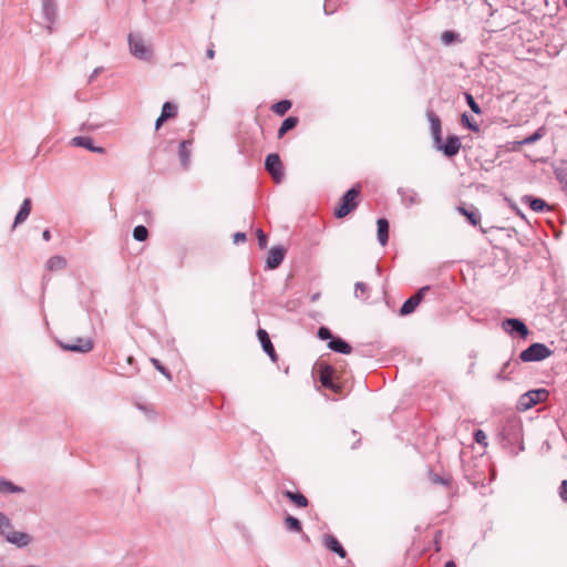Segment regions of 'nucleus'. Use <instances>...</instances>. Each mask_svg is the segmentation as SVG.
<instances>
[{"mask_svg":"<svg viewBox=\"0 0 567 567\" xmlns=\"http://www.w3.org/2000/svg\"><path fill=\"white\" fill-rule=\"evenodd\" d=\"M42 238L45 240V241H49L51 239V233L49 229H45L43 233H42Z\"/></svg>","mask_w":567,"mask_h":567,"instance_id":"5fc2aeb1","label":"nucleus"},{"mask_svg":"<svg viewBox=\"0 0 567 567\" xmlns=\"http://www.w3.org/2000/svg\"><path fill=\"white\" fill-rule=\"evenodd\" d=\"M462 123L473 132L480 131L478 124L473 118H470V116L466 113L462 115Z\"/></svg>","mask_w":567,"mask_h":567,"instance_id":"58836bf2","label":"nucleus"},{"mask_svg":"<svg viewBox=\"0 0 567 567\" xmlns=\"http://www.w3.org/2000/svg\"><path fill=\"white\" fill-rule=\"evenodd\" d=\"M354 296L359 299H367L369 297V287L361 281H358L354 286Z\"/></svg>","mask_w":567,"mask_h":567,"instance_id":"c9c22d12","label":"nucleus"},{"mask_svg":"<svg viewBox=\"0 0 567 567\" xmlns=\"http://www.w3.org/2000/svg\"><path fill=\"white\" fill-rule=\"evenodd\" d=\"M71 145L78 146V147H84L89 150L90 152L103 154L105 150L101 146H95L93 144V141L89 136H75L71 140Z\"/></svg>","mask_w":567,"mask_h":567,"instance_id":"4468645a","label":"nucleus"},{"mask_svg":"<svg viewBox=\"0 0 567 567\" xmlns=\"http://www.w3.org/2000/svg\"><path fill=\"white\" fill-rule=\"evenodd\" d=\"M265 167L274 178L276 183H280L284 177L282 163L278 154L271 153L267 155L265 161Z\"/></svg>","mask_w":567,"mask_h":567,"instance_id":"423d86ee","label":"nucleus"},{"mask_svg":"<svg viewBox=\"0 0 567 567\" xmlns=\"http://www.w3.org/2000/svg\"><path fill=\"white\" fill-rule=\"evenodd\" d=\"M430 290L429 286H424L420 288L416 293H414L412 297L406 299L402 307L400 308V316L405 317L411 315L416 307L421 303L423 300L425 293Z\"/></svg>","mask_w":567,"mask_h":567,"instance_id":"0eeeda50","label":"nucleus"},{"mask_svg":"<svg viewBox=\"0 0 567 567\" xmlns=\"http://www.w3.org/2000/svg\"><path fill=\"white\" fill-rule=\"evenodd\" d=\"M161 114L166 118H173L177 114V106L174 103L165 102L162 107Z\"/></svg>","mask_w":567,"mask_h":567,"instance_id":"f704fd0d","label":"nucleus"},{"mask_svg":"<svg viewBox=\"0 0 567 567\" xmlns=\"http://www.w3.org/2000/svg\"><path fill=\"white\" fill-rule=\"evenodd\" d=\"M457 38V34L453 31H444L442 33L441 40L445 45L452 44L455 39Z\"/></svg>","mask_w":567,"mask_h":567,"instance_id":"a19ab883","label":"nucleus"},{"mask_svg":"<svg viewBox=\"0 0 567 567\" xmlns=\"http://www.w3.org/2000/svg\"><path fill=\"white\" fill-rule=\"evenodd\" d=\"M495 379L504 381V380H508L509 378H508V374L503 372V370L501 369V371L495 375Z\"/></svg>","mask_w":567,"mask_h":567,"instance_id":"603ef678","label":"nucleus"},{"mask_svg":"<svg viewBox=\"0 0 567 567\" xmlns=\"http://www.w3.org/2000/svg\"><path fill=\"white\" fill-rule=\"evenodd\" d=\"M285 496L291 501L293 504H296L298 507H307L308 506V499L305 495L297 492L286 491Z\"/></svg>","mask_w":567,"mask_h":567,"instance_id":"bb28decb","label":"nucleus"},{"mask_svg":"<svg viewBox=\"0 0 567 567\" xmlns=\"http://www.w3.org/2000/svg\"><path fill=\"white\" fill-rule=\"evenodd\" d=\"M103 71V68H95L89 78V82H93L95 78Z\"/></svg>","mask_w":567,"mask_h":567,"instance_id":"8fccbe9b","label":"nucleus"},{"mask_svg":"<svg viewBox=\"0 0 567 567\" xmlns=\"http://www.w3.org/2000/svg\"><path fill=\"white\" fill-rule=\"evenodd\" d=\"M465 100H466V103H467L468 107L471 109V111L473 113H475V114H481L482 113V110H481L480 105L476 103V101L474 100L472 94L465 93Z\"/></svg>","mask_w":567,"mask_h":567,"instance_id":"4c0bfd02","label":"nucleus"},{"mask_svg":"<svg viewBox=\"0 0 567 567\" xmlns=\"http://www.w3.org/2000/svg\"><path fill=\"white\" fill-rule=\"evenodd\" d=\"M165 121L167 120L161 114L155 122V130H158Z\"/></svg>","mask_w":567,"mask_h":567,"instance_id":"3c124183","label":"nucleus"},{"mask_svg":"<svg viewBox=\"0 0 567 567\" xmlns=\"http://www.w3.org/2000/svg\"><path fill=\"white\" fill-rule=\"evenodd\" d=\"M286 249L282 246H274L268 251L266 258V268L269 270L277 269L284 261Z\"/></svg>","mask_w":567,"mask_h":567,"instance_id":"9d476101","label":"nucleus"},{"mask_svg":"<svg viewBox=\"0 0 567 567\" xmlns=\"http://www.w3.org/2000/svg\"><path fill=\"white\" fill-rule=\"evenodd\" d=\"M190 146H192V141H188V140L183 141L179 144L178 156H179V161H181V164L184 167V169H188V167L190 165Z\"/></svg>","mask_w":567,"mask_h":567,"instance_id":"4be33fe9","label":"nucleus"},{"mask_svg":"<svg viewBox=\"0 0 567 567\" xmlns=\"http://www.w3.org/2000/svg\"><path fill=\"white\" fill-rule=\"evenodd\" d=\"M520 364V361H519V358L512 361V360H507L503 367H502V370L503 372H505L506 374H511L517 367H519Z\"/></svg>","mask_w":567,"mask_h":567,"instance_id":"ea45409f","label":"nucleus"},{"mask_svg":"<svg viewBox=\"0 0 567 567\" xmlns=\"http://www.w3.org/2000/svg\"><path fill=\"white\" fill-rule=\"evenodd\" d=\"M434 147L445 156L453 157L460 152L462 143L458 136L449 135L445 143H435Z\"/></svg>","mask_w":567,"mask_h":567,"instance_id":"6e6552de","label":"nucleus"},{"mask_svg":"<svg viewBox=\"0 0 567 567\" xmlns=\"http://www.w3.org/2000/svg\"><path fill=\"white\" fill-rule=\"evenodd\" d=\"M285 525L287 530L292 533H300L302 530L301 522L291 515L285 518Z\"/></svg>","mask_w":567,"mask_h":567,"instance_id":"7c9ffc66","label":"nucleus"},{"mask_svg":"<svg viewBox=\"0 0 567 567\" xmlns=\"http://www.w3.org/2000/svg\"><path fill=\"white\" fill-rule=\"evenodd\" d=\"M246 241V234L245 233H236L234 235V243L236 245L240 244V243H245Z\"/></svg>","mask_w":567,"mask_h":567,"instance_id":"09e8293b","label":"nucleus"},{"mask_svg":"<svg viewBox=\"0 0 567 567\" xmlns=\"http://www.w3.org/2000/svg\"><path fill=\"white\" fill-rule=\"evenodd\" d=\"M398 194L401 197V202L406 207H410V206L415 205V204L419 203L417 193L415 190H413V189H408V188L400 187L398 189Z\"/></svg>","mask_w":567,"mask_h":567,"instance_id":"5701e85b","label":"nucleus"},{"mask_svg":"<svg viewBox=\"0 0 567 567\" xmlns=\"http://www.w3.org/2000/svg\"><path fill=\"white\" fill-rule=\"evenodd\" d=\"M206 55H207L208 59H214L215 50H214L213 45L206 50Z\"/></svg>","mask_w":567,"mask_h":567,"instance_id":"864d4df0","label":"nucleus"},{"mask_svg":"<svg viewBox=\"0 0 567 567\" xmlns=\"http://www.w3.org/2000/svg\"><path fill=\"white\" fill-rule=\"evenodd\" d=\"M257 336L259 338L264 351L269 355L272 362H276L277 354L267 331H265L264 329H259L257 331Z\"/></svg>","mask_w":567,"mask_h":567,"instance_id":"f3484780","label":"nucleus"},{"mask_svg":"<svg viewBox=\"0 0 567 567\" xmlns=\"http://www.w3.org/2000/svg\"><path fill=\"white\" fill-rule=\"evenodd\" d=\"M378 226V240L381 246H385L389 240V221L385 218H379Z\"/></svg>","mask_w":567,"mask_h":567,"instance_id":"b1692460","label":"nucleus"},{"mask_svg":"<svg viewBox=\"0 0 567 567\" xmlns=\"http://www.w3.org/2000/svg\"><path fill=\"white\" fill-rule=\"evenodd\" d=\"M328 348L341 354H350L352 351V347L340 337L331 338V340L328 342Z\"/></svg>","mask_w":567,"mask_h":567,"instance_id":"aec40b11","label":"nucleus"},{"mask_svg":"<svg viewBox=\"0 0 567 567\" xmlns=\"http://www.w3.org/2000/svg\"><path fill=\"white\" fill-rule=\"evenodd\" d=\"M519 450H520V451H523V450H524L523 442H520Z\"/></svg>","mask_w":567,"mask_h":567,"instance_id":"13d9d810","label":"nucleus"},{"mask_svg":"<svg viewBox=\"0 0 567 567\" xmlns=\"http://www.w3.org/2000/svg\"><path fill=\"white\" fill-rule=\"evenodd\" d=\"M553 351L545 344L535 342L523 350L519 354L520 362H538L549 358Z\"/></svg>","mask_w":567,"mask_h":567,"instance_id":"f03ea898","label":"nucleus"},{"mask_svg":"<svg viewBox=\"0 0 567 567\" xmlns=\"http://www.w3.org/2000/svg\"><path fill=\"white\" fill-rule=\"evenodd\" d=\"M318 337L321 339V340H331L332 334H331V331L326 328V327H320L319 330H318Z\"/></svg>","mask_w":567,"mask_h":567,"instance_id":"a18cd8bd","label":"nucleus"},{"mask_svg":"<svg viewBox=\"0 0 567 567\" xmlns=\"http://www.w3.org/2000/svg\"><path fill=\"white\" fill-rule=\"evenodd\" d=\"M474 439H475V441H476L478 444H482V445H484V446H486V445H487V441H486V440H487V436H486V434H485V432H484V431H482V430H477V431L474 433Z\"/></svg>","mask_w":567,"mask_h":567,"instance_id":"c03bdc74","label":"nucleus"},{"mask_svg":"<svg viewBox=\"0 0 567 567\" xmlns=\"http://www.w3.org/2000/svg\"><path fill=\"white\" fill-rule=\"evenodd\" d=\"M61 348L71 352L87 353L94 348V342L91 338H76L72 342L61 343Z\"/></svg>","mask_w":567,"mask_h":567,"instance_id":"1a4fd4ad","label":"nucleus"},{"mask_svg":"<svg viewBox=\"0 0 567 567\" xmlns=\"http://www.w3.org/2000/svg\"><path fill=\"white\" fill-rule=\"evenodd\" d=\"M151 361L158 372L165 375L168 380L172 379L169 371L165 367H163L157 359L152 358Z\"/></svg>","mask_w":567,"mask_h":567,"instance_id":"79ce46f5","label":"nucleus"},{"mask_svg":"<svg viewBox=\"0 0 567 567\" xmlns=\"http://www.w3.org/2000/svg\"><path fill=\"white\" fill-rule=\"evenodd\" d=\"M361 193L360 184H357L352 188L346 192L341 197L340 205L334 209L333 215L337 218H343L359 205V196Z\"/></svg>","mask_w":567,"mask_h":567,"instance_id":"f257e3e1","label":"nucleus"},{"mask_svg":"<svg viewBox=\"0 0 567 567\" xmlns=\"http://www.w3.org/2000/svg\"><path fill=\"white\" fill-rule=\"evenodd\" d=\"M332 374H333V370L330 367H326L320 372V382L324 388L331 389L333 391H338L339 386L333 383Z\"/></svg>","mask_w":567,"mask_h":567,"instance_id":"393cba45","label":"nucleus"},{"mask_svg":"<svg viewBox=\"0 0 567 567\" xmlns=\"http://www.w3.org/2000/svg\"><path fill=\"white\" fill-rule=\"evenodd\" d=\"M549 392L546 389H535L522 394L517 402L519 411H527L536 404L547 400Z\"/></svg>","mask_w":567,"mask_h":567,"instance_id":"7ed1b4c3","label":"nucleus"},{"mask_svg":"<svg viewBox=\"0 0 567 567\" xmlns=\"http://www.w3.org/2000/svg\"><path fill=\"white\" fill-rule=\"evenodd\" d=\"M256 234H257L259 247L261 249H265L267 247V241H268L266 234L261 229H257Z\"/></svg>","mask_w":567,"mask_h":567,"instance_id":"37998d69","label":"nucleus"},{"mask_svg":"<svg viewBox=\"0 0 567 567\" xmlns=\"http://www.w3.org/2000/svg\"><path fill=\"white\" fill-rule=\"evenodd\" d=\"M522 203L528 205L535 213L549 212L551 209L544 199L534 197L533 195H524L522 197Z\"/></svg>","mask_w":567,"mask_h":567,"instance_id":"f8f14e48","label":"nucleus"},{"mask_svg":"<svg viewBox=\"0 0 567 567\" xmlns=\"http://www.w3.org/2000/svg\"><path fill=\"white\" fill-rule=\"evenodd\" d=\"M511 206L514 208V209H517L516 205L515 204H511Z\"/></svg>","mask_w":567,"mask_h":567,"instance_id":"bf43d9fd","label":"nucleus"},{"mask_svg":"<svg viewBox=\"0 0 567 567\" xmlns=\"http://www.w3.org/2000/svg\"><path fill=\"white\" fill-rule=\"evenodd\" d=\"M13 529L9 517L0 512V535L6 537Z\"/></svg>","mask_w":567,"mask_h":567,"instance_id":"72a5a7b5","label":"nucleus"},{"mask_svg":"<svg viewBox=\"0 0 567 567\" xmlns=\"http://www.w3.org/2000/svg\"><path fill=\"white\" fill-rule=\"evenodd\" d=\"M23 488L13 484L11 481L0 478V494L22 493Z\"/></svg>","mask_w":567,"mask_h":567,"instance_id":"a878e982","label":"nucleus"},{"mask_svg":"<svg viewBox=\"0 0 567 567\" xmlns=\"http://www.w3.org/2000/svg\"><path fill=\"white\" fill-rule=\"evenodd\" d=\"M444 567H456V564L453 560H450L445 564Z\"/></svg>","mask_w":567,"mask_h":567,"instance_id":"4d7b16f0","label":"nucleus"},{"mask_svg":"<svg viewBox=\"0 0 567 567\" xmlns=\"http://www.w3.org/2000/svg\"><path fill=\"white\" fill-rule=\"evenodd\" d=\"M431 480H432L433 483H436V484H442V485H447L449 484L447 480L441 477L437 474H432L431 475Z\"/></svg>","mask_w":567,"mask_h":567,"instance_id":"de8ad7c7","label":"nucleus"},{"mask_svg":"<svg viewBox=\"0 0 567 567\" xmlns=\"http://www.w3.org/2000/svg\"><path fill=\"white\" fill-rule=\"evenodd\" d=\"M544 136V128L543 127H539L535 133H533L532 135L520 140V141H515V144H525V145H530V144H534L536 143L537 141H539L542 137Z\"/></svg>","mask_w":567,"mask_h":567,"instance_id":"473e14b6","label":"nucleus"},{"mask_svg":"<svg viewBox=\"0 0 567 567\" xmlns=\"http://www.w3.org/2000/svg\"><path fill=\"white\" fill-rule=\"evenodd\" d=\"M559 496L560 498L567 503V480H564L561 482L560 488H559Z\"/></svg>","mask_w":567,"mask_h":567,"instance_id":"49530a36","label":"nucleus"},{"mask_svg":"<svg viewBox=\"0 0 567 567\" xmlns=\"http://www.w3.org/2000/svg\"><path fill=\"white\" fill-rule=\"evenodd\" d=\"M502 328L509 336L519 337L522 339H525L529 333L527 326L520 319L517 318L505 319L502 322Z\"/></svg>","mask_w":567,"mask_h":567,"instance_id":"39448f33","label":"nucleus"},{"mask_svg":"<svg viewBox=\"0 0 567 567\" xmlns=\"http://www.w3.org/2000/svg\"><path fill=\"white\" fill-rule=\"evenodd\" d=\"M323 545L329 550L336 553L339 557L344 558L347 556V551L343 546L339 543V540L332 535H326L323 538Z\"/></svg>","mask_w":567,"mask_h":567,"instance_id":"412c9836","label":"nucleus"},{"mask_svg":"<svg viewBox=\"0 0 567 567\" xmlns=\"http://www.w3.org/2000/svg\"><path fill=\"white\" fill-rule=\"evenodd\" d=\"M31 208H32V200L31 198L27 197L23 199L21 206H20V209L18 210L17 215H16V218H14V221H13V225H12V228L14 229L18 225L24 223L30 213H31Z\"/></svg>","mask_w":567,"mask_h":567,"instance_id":"a211bd4d","label":"nucleus"},{"mask_svg":"<svg viewBox=\"0 0 567 567\" xmlns=\"http://www.w3.org/2000/svg\"><path fill=\"white\" fill-rule=\"evenodd\" d=\"M504 439L507 440L508 443L519 442L522 441V427L518 423L513 422L508 423L503 430Z\"/></svg>","mask_w":567,"mask_h":567,"instance_id":"dca6fc26","label":"nucleus"},{"mask_svg":"<svg viewBox=\"0 0 567 567\" xmlns=\"http://www.w3.org/2000/svg\"><path fill=\"white\" fill-rule=\"evenodd\" d=\"M556 179L561 184L563 190L567 193V161L560 159L553 165Z\"/></svg>","mask_w":567,"mask_h":567,"instance_id":"2eb2a0df","label":"nucleus"},{"mask_svg":"<svg viewBox=\"0 0 567 567\" xmlns=\"http://www.w3.org/2000/svg\"><path fill=\"white\" fill-rule=\"evenodd\" d=\"M42 14L48 23L47 29L49 33H52V25L56 19V6L54 0H42Z\"/></svg>","mask_w":567,"mask_h":567,"instance_id":"9b49d317","label":"nucleus"},{"mask_svg":"<svg viewBox=\"0 0 567 567\" xmlns=\"http://www.w3.org/2000/svg\"><path fill=\"white\" fill-rule=\"evenodd\" d=\"M456 209L460 214H462L463 216H465L467 218L468 223L472 226H476L480 223L481 217L476 209L468 210L464 206H458Z\"/></svg>","mask_w":567,"mask_h":567,"instance_id":"cd10ccee","label":"nucleus"},{"mask_svg":"<svg viewBox=\"0 0 567 567\" xmlns=\"http://www.w3.org/2000/svg\"><path fill=\"white\" fill-rule=\"evenodd\" d=\"M148 237V230L145 226L138 225L133 229V238L137 241H144Z\"/></svg>","mask_w":567,"mask_h":567,"instance_id":"e433bc0d","label":"nucleus"},{"mask_svg":"<svg viewBox=\"0 0 567 567\" xmlns=\"http://www.w3.org/2000/svg\"><path fill=\"white\" fill-rule=\"evenodd\" d=\"M298 124V118L295 116H289L284 120L279 130H278V138H281L288 131L295 128Z\"/></svg>","mask_w":567,"mask_h":567,"instance_id":"c85d7f7f","label":"nucleus"},{"mask_svg":"<svg viewBox=\"0 0 567 567\" xmlns=\"http://www.w3.org/2000/svg\"><path fill=\"white\" fill-rule=\"evenodd\" d=\"M6 540L10 544L16 545L19 548H23L31 543V536L24 532L11 530L6 537Z\"/></svg>","mask_w":567,"mask_h":567,"instance_id":"ddd939ff","label":"nucleus"},{"mask_svg":"<svg viewBox=\"0 0 567 567\" xmlns=\"http://www.w3.org/2000/svg\"><path fill=\"white\" fill-rule=\"evenodd\" d=\"M66 267V259L62 256H53L47 262V268L51 271L60 270Z\"/></svg>","mask_w":567,"mask_h":567,"instance_id":"c756f323","label":"nucleus"},{"mask_svg":"<svg viewBox=\"0 0 567 567\" xmlns=\"http://www.w3.org/2000/svg\"><path fill=\"white\" fill-rule=\"evenodd\" d=\"M427 117L431 125V134L433 137V142L441 143L442 142V130H441V120L434 112H427Z\"/></svg>","mask_w":567,"mask_h":567,"instance_id":"6ab92c4d","label":"nucleus"},{"mask_svg":"<svg viewBox=\"0 0 567 567\" xmlns=\"http://www.w3.org/2000/svg\"><path fill=\"white\" fill-rule=\"evenodd\" d=\"M128 48L133 56L142 61H150L152 59V50L144 42L140 33L128 34Z\"/></svg>","mask_w":567,"mask_h":567,"instance_id":"20e7f679","label":"nucleus"},{"mask_svg":"<svg viewBox=\"0 0 567 567\" xmlns=\"http://www.w3.org/2000/svg\"><path fill=\"white\" fill-rule=\"evenodd\" d=\"M524 144H515V142H513V146H512V151H517L518 147L523 146Z\"/></svg>","mask_w":567,"mask_h":567,"instance_id":"6e6d98bb","label":"nucleus"},{"mask_svg":"<svg viewBox=\"0 0 567 567\" xmlns=\"http://www.w3.org/2000/svg\"><path fill=\"white\" fill-rule=\"evenodd\" d=\"M291 107V102L289 100H281L277 103H275L271 106V110L280 116H284Z\"/></svg>","mask_w":567,"mask_h":567,"instance_id":"2f4dec72","label":"nucleus"}]
</instances>
